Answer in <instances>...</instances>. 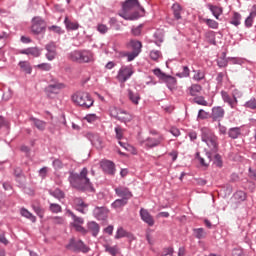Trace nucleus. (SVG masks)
Here are the masks:
<instances>
[{"instance_id": "obj_35", "label": "nucleus", "mask_w": 256, "mask_h": 256, "mask_svg": "<svg viewBox=\"0 0 256 256\" xmlns=\"http://www.w3.org/2000/svg\"><path fill=\"white\" fill-rule=\"evenodd\" d=\"M172 10H173L175 19H177V21H179V19H181V5L173 4Z\"/></svg>"}, {"instance_id": "obj_53", "label": "nucleus", "mask_w": 256, "mask_h": 256, "mask_svg": "<svg viewBox=\"0 0 256 256\" xmlns=\"http://www.w3.org/2000/svg\"><path fill=\"white\" fill-rule=\"evenodd\" d=\"M161 57V52L159 50H153L150 52V59L157 61Z\"/></svg>"}, {"instance_id": "obj_58", "label": "nucleus", "mask_w": 256, "mask_h": 256, "mask_svg": "<svg viewBox=\"0 0 256 256\" xmlns=\"http://www.w3.org/2000/svg\"><path fill=\"white\" fill-rule=\"evenodd\" d=\"M143 28V25H139L135 28H132V34L135 35V37H139L141 35V29Z\"/></svg>"}, {"instance_id": "obj_10", "label": "nucleus", "mask_w": 256, "mask_h": 256, "mask_svg": "<svg viewBox=\"0 0 256 256\" xmlns=\"http://www.w3.org/2000/svg\"><path fill=\"white\" fill-rule=\"evenodd\" d=\"M46 54L45 57L48 61H53L55 57H57V46L55 45V42H50L45 45Z\"/></svg>"}, {"instance_id": "obj_42", "label": "nucleus", "mask_w": 256, "mask_h": 256, "mask_svg": "<svg viewBox=\"0 0 256 256\" xmlns=\"http://www.w3.org/2000/svg\"><path fill=\"white\" fill-rule=\"evenodd\" d=\"M193 231L196 239H205L206 233L203 228H195Z\"/></svg>"}, {"instance_id": "obj_30", "label": "nucleus", "mask_w": 256, "mask_h": 256, "mask_svg": "<svg viewBox=\"0 0 256 256\" xmlns=\"http://www.w3.org/2000/svg\"><path fill=\"white\" fill-rule=\"evenodd\" d=\"M68 59H70V61H75L76 63H81V51L76 50L71 52Z\"/></svg>"}, {"instance_id": "obj_22", "label": "nucleus", "mask_w": 256, "mask_h": 256, "mask_svg": "<svg viewBox=\"0 0 256 256\" xmlns=\"http://www.w3.org/2000/svg\"><path fill=\"white\" fill-rule=\"evenodd\" d=\"M101 227L97 224V222L92 221L88 223V231H90L93 237H97L99 235Z\"/></svg>"}, {"instance_id": "obj_5", "label": "nucleus", "mask_w": 256, "mask_h": 256, "mask_svg": "<svg viewBox=\"0 0 256 256\" xmlns=\"http://www.w3.org/2000/svg\"><path fill=\"white\" fill-rule=\"evenodd\" d=\"M110 115L111 117H114V119H118V121H121V123H130V121H133V115L119 108H111Z\"/></svg>"}, {"instance_id": "obj_33", "label": "nucleus", "mask_w": 256, "mask_h": 256, "mask_svg": "<svg viewBox=\"0 0 256 256\" xmlns=\"http://www.w3.org/2000/svg\"><path fill=\"white\" fill-rule=\"evenodd\" d=\"M67 213L72 217L74 225H83L85 223L82 217H77L71 210H67Z\"/></svg>"}, {"instance_id": "obj_55", "label": "nucleus", "mask_w": 256, "mask_h": 256, "mask_svg": "<svg viewBox=\"0 0 256 256\" xmlns=\"http://www.w3.org/2000/svg\"><path fill=\"white\" fill-rule=\"evenodd\" d=\"M74 205H76V207H88V205L81 198H76L74 200Z\"/></svg>"}, {"instance_id": "obj_61", "label": "nucleus", "mask_w": 256, "mask_h": 256, "mask_svg": "<svg viewBox=\"0 0 256 256\" xmlns=\"http://www.w3.org/2000/svg\"><path fill=\"white\" fill-rule=\"evenodd\" d=\"M49 31H53L54 33H57L58 35H61V33H63V31L61 30V27L59 26H50L49 28Z\"/></svg>"}, {"instance_id": "obj_6", "label": "nucleus", "mask_w": 256, "mask_h": 256, "mask_svg": "<svg viewBox=\"0 0 256 256\" xmlns=\"http://www.w3.org/2000/svg\"><path fill=\"white\" fill-rule=\"evenodd\" d=\"M66 249L71 251H81L82 253H89V247L83 243V241L75 239H70L69 244L66 246Z\"/></svg>"}, {"instance_id": "obj_28", "label": "nucleus", "mask_w": 256, "mask_h": 256, "mask_svg": "<svg viewBox=\"0 0 256 256\" xmlns=\"http://www.w3.org/2000/svg\"><path fill=\"white\" fill-rule=\"evenodd\" d=\"M19 67L24 71V73H27L28 75H31V72L33 71V68H31V64H29L28 61H21L19 62Z\"/></svg>"}, {"instance_id": "obj_46", "label": "nucleus", "mask_w": 256, "mask_h": 256, "mask_svg": "<svg viewBox=\"0 0 256 256\" xmlns=\"http://www.w3.org/2000/svg\"><path fill=\"white\" fill-rule=\"evenodd\" d=\"M49 210L51 211V213H61L62 208L61 205L57 203H50Z\"/></svg>"}, {"instance_id": "obj_49", "label": "nucleus", "mask_w": 256, "mask_h": 256, "mask_svg": "<svg viewBox=\"0 0 256 256\" xmlns=\"http://www.w3.org/2000/svg\"><path fill=\"white\" fill-rule=\"evenodd\" d=\"M123 237H127V231H125V229H123V227H120L117 229L115 239H121Z\"/></svg>"}, {"instance_id": "obj_57", "label": "nucleus", "mask_w": 256, "mask_h": 256, "mask_svg": "<svg viewBox=\"0 0 256 256\" xmlns=\"http://www.w3.org/2000/svg\"><path fill=\"white\" fill-rule=\"evenodd\" d=\"M214 158H215L214 163H215L216 167H223V160H221V155L215 154Z\"/></svg>"}, {"instance_id": "obj_18", "label": "nucleus", "mask_w": 256, "mask_h": 256, "mask_svg": "<svg viewBox=\"0 0 256 256\" xmlns=\"http://www.w3.org/2000/svg\"><path fill=\"white\" fill-rule=\"evenodd\" d=\"M20 53L22 55H32V57H40L41 56V49L37 47H31L24 50H21Z\"/></svg>"}, {"instance_id": "obj_27", "label": "nucleus", "mask_w": 256, "mask_h": 256, "mask_svg": "<svg viewBox=\"0 0 256 256\" xmlns=\"http://www.w3.org/2000/svg\"><path fill=\"white\" fill-rule=\"evenodd\" d=\"M239 135H241V128L239 127L230 128L228 131V137L230 139H238Z\"/></svg>"}, {"instance_id": "obj_34", "label": "nucleus", "mask_w": 256, "mask_h": 256, "mask_svg": "<svg viewBox=\"0 0 256 256\" xmlns=\"http://www.w3.org/2000/svg\"><path fill=\"white\" fill-rule=\"evenodd\" d=\"M131 47L133 49V52L139 55V53H141L143 44H141L140 41L133 40V41H131Z\"/></svg>"}, {"instance_id": "obj_50", "label": "nucleus", "mask_w": 256, "mask_h": 256, "mask_svg": "<svg viewBox=\"0 0 256 256\" xmlns=\"http://www.w3.org/2000/svg\"><path fill=\"white\" fill-rule=\"evenodd\" d=\"M36 67L40 69V71H51V64L49 63L38 64Z\"/></svg>"}, {"instance_id": "obj_51", "label": "nucleus", "mask_w": 256, "mask_h": 256, "mask_svg": "<svg viewBox=\"0 0 256 256\" xmlns=\"http://www.w3.org/2000/svg\"><path fill=\"white\" fill-rule=\"evenodd\" d=\"M193 79L195 81H202V79H205V73L203 71L198 70L196 71L195 75L193 76Z\"/></svg>"}, {"instance_id": "obj_4", "label": "nucleus", "mask_w": 256, "mask_h": 256, "mask_svg": "<svg viewBox=\"0 0 256 256\" xmlns=\"http://www.w3.org/2000/svg\"><path fill=\"white\" fill-rule=\"evenodd\" d=\"M72 101L75 103V105H78L79 107H82V109H90V107H93V98L91 97V94L87 92H78L72 95Z\"/></svg>"}, {"instance_id": "obj_48", "label": "nucleus", "mask_w": 256, "mask_h": 256, "mask_svg": "<svg viewBox=\"0 0 256 256\" xmlns=\"http://www.w3.org/2000/svg\"><path fill=\"white\" fill-rule=\"evenodd\" d=\"M153 73L158 77V79H160V81H164L165 77H167V74H165V72L161 71L159 68L154 69Z\"/></svg>"}, {"instance_id": "obj_36", "label": "nucleus", "mask_w": 256, "mask_h": 256, "mask_svg": "<svg viewBox=\"0 0 256 256\" xmlns=\"http://www.w3.org/2000/svg\"><path fill=\"white\" fill-rule=\"evenodd\" d=\"M234 199L238 201V203H241L247 199V194L244 191H237L234 194Z\"/></svg>"}, {"instance_id": "obj_14", "label": "nucleus", "mask_w": 256, "mask_h": 256, "mask_svg": "<svg viewBox=\"0 0 256 256\" xmlns=\"http://www.w3.org/2000/svg\"><path fill=\"white\" fill-rule=\"evenodd\" d=\"M115 193L118 197H121V199H125V201H129L131 197H133V193L129 191V188L127 187H118L115 189Z\"/></svg>"}, {"instance_id": "obj_38", "label": "nucleus", "mask_w": 256, "mask_h": 256, "mask_svg": "<svg viewBox=\"0 0 256 256\" xmlns=\"http://www.w3.org/2000/svg\"><path fill=\"white\" fill-rule=\"evenodd\" d=\"M191 73V70H189V67L183 66L182 67V72H179L176 74V77H179L180 79H183L185 77H189Z\"/></svg>"}, {"instance_id": "obj_13", "label": "nucleus", "mask_w": 256, "mask_h": 256, "mask_svg": "<svg viewBox=\"0 0 256 256\" xmlns=\"http://www.w3.org/2000/svg\"><path fill=\"white\" fill-rule=\"evenodd\" d=\"M225 117V109L221 106H215L212 108L211 118L213 121H221Z\"/></svg>"}, {"instance_id": "obj_23", "label": "nucleus", "mask_w": 256, "mask_h": 256, "mask_svg": "<svg viewBox=\"0 0 256 256\" xmlns=\"http://www.w3.org/2000/svg\"><path fill=\"white\" fill-rule=\"evenodd\" d=\"M61 89H63V84H61V83L50 84L46 88V93H54L55 95H57V93H59V91H61Z\"/></svg>"}, {"instance_id": "obj_7", "label": "nucleus", "mask_w": 256, "mask_h": 256, "mask_svg": "<svg viewBox=\"0 0 256 256\" xmlns=\"http://www.w3.org/2000/svg\"><path fill=\"white\" fill-rule=\"evenodd\" d=\"M165 141V136L160 135L159 138L148 137L146 140L141 141V145H144L146 149H153L154 147H159L163 145Z\"/></svg>"}, {"instance_id": "obj_62", "label": "nucleus", "mask_w": 256, "mask_h": 256, "mask_svg": "<svg viewBox=\"0 0 256 256\" xmlns=\"http://www.w3.org/2000/svg\"><path fill=\"white\" fill-rule=\"evenodd\" d=\"M52 165H53L54 169H61L63 167V162H61V160H59V159H55L52 162Z\"/></svg>"}, {"instance_id": "obj_20", "label": "nucleus", "mask_w": 256, "mask_h": 256, "mask_svg": "<svg viewBox=\"0 0 256 256\" xmlns=\"http://www.w3.org/2000/svg\"><path fill=\"white\" fill-rule=\"evenodd\" d=\"M64 24L68 31H77V29H79V24L69 20V17L67 16L64 19Z\"/></svg>"}, {"instance_id": "obj_16", "label": "nucleus", "mask_w": 256, "mask_h": 256, "mask_svg": "<svg viewBox=\"0 0 256 256\" xmlns=\"http://www.w3.org/2000/svg\"><path fill=\"white\" fill-rule=\"evenodd\" d=\"M101 167L104 171V173H107L108 175H115V163L109 160H104L101 162Z\"/></svg>"}, {"instance_id": "obj_17", "label": "nucleus", "mask_w": 256, "mask_h": 256, "mask_svg": "<svg viewBox=\"0 0 256 256\" xmlns=\"http://www.w3.org/2000/svg\"><path fill=\"white\" fill-rule=\"evenodd\" d=\"M95 61V56H93V52L91 51H81V60L80 63H93Z\"/></svg>"}, {"instance_id": "obj_31", "label": "nucleus", "mask_w": 256, "mask_h": 256, "mask_svg": "<svg viewBox=\"0 0 256 256\" xmlns=\"http://www.w3.org/2000/svg\"><path fill=\"white\" fill-rule=\"evenodd\" d=\"M230 23H231V25H234L235 27H239V25H241V15L239 14V12L233 13Z\"/></svg>"}, {"instance_id": "obj_40", "label": "nucleus", "mask_w": 256, "mask_h": 256, "mask_svg": "<svg viewBox=\"0 0 256 256\" xmlns=\"http://www.w3.org/2000/svg\"><path fill=\"white\" fill-rule=\"evenodd\" d=\"M50 195L52 197H55V199H64L65 198V193L61 191V189H55L53 191H50Z\"/></svg>"}, {"instance_id": "obj_39", "label": "nucleus", "mask_w": 256, "mask_h": 256, "mask_svg": "<svg viewBox=\"0 0 256 256\" xmlns=\"http://www.w3.org/2000/svg\"><path fill=\"white\" fill-rule=\"evenodd\" d=\"M256 17V11L250 12L249 16L245 20L246 27H253V19Z\"/></svg>"}, {"instance_id": "obj_25", "label": "nucleus", "mask_w": 256, "mask_h": 256, "mask_svg": "<svg viewBox=\"0 0 256 256\" xmlns=\"http://www.w3.org/2000/svg\"><path fill=\"white\" fill-rule=\"evenodd\" d=\"M128 97L134 105H139V101H141L139 93L128 90Z\"/></svg>"}, {"instance_id": "obj_8", "label": "nucleus", "mask_w": 256, "mask_h": 256, "mask_svg": "<svg viewBox=\"0 0 256 256\" xmlns=\"http://www.w3.org/2000/svg\"><path fill=\"white\" fill-rule=\"evenodd\" d=\"M45 31V21L41 17H34L32 20V33L39 35Z\"/></svg>"}, {"instance_id": "obj_1", "label": "nucleus", "mask_w": 256, "mask_h": 256, "mask_svg": "<svg viewBox=\"0 0 256 256\" xmlns=\"http://www.w3.org/2000/svg\"><path fill=\"white\" fill-rule=\"evenodd\" d=\"M68 180L74 189H78L79 191H94L93 183L89 177V170L85 167L79 174L71 173Z\"/></svg>"}, {"instance_id": "obj_26", "label": "nucleus", "mask_w": 256, "mask_h": 256, "mask_svg": "<svg viewBox=\"0 0 256 256\" xmlns=\"http://www.w3.org/2000/svg\"><path fill=\"white\" fill-rule=\"evenodd\" d=\"M203 89V87H201V85L199 84H192L189 88V95H191L192 97H196L197 93H201V90Z\"/></svg>"}, {"instance_id": "obj_29", "label": "nucleus", "mask_w": 256, "mask_h": 256, "mask_svg": "<svg viewBox=\"0 0 256 256\" xmlns=\"http://www.w3.org/2000/svg\"><path fill=\"white\" fill-rule=\"evenodd\" d=\"M20 214L22 215V217H25L26 219H29L30 221H32V223H35V221H37V218L33 216V214L25 208H22L20 210Z\"/></svg>"}, {"instance_id": "obj_54", "label": "nucleus", "mask_w": 256, "mask_h": 256, "mask_svg": "<svg viewBox=\"0 0 256 256\" xmlns=\"http://www.w3.org/2000/svg\"><path fill=\"white\" fill-rule=\"evenodd\" d=\"M228 61L232 63V65H242L243 59L237 57H229Z\"/></svg>"}, {"instance_id": "obj_60", "label": "nucleus", "mask_w": 256, "mask_h": 256, "mask_svg": "<svg viewBox=\"0 0 256 256\" xmlns=\"http://www.w3.org/2000/svg\"><path fill=\"white\" fill-rule=\"evenodd\" d=\"M97 29H98L99 33H102V35H105V33H107V31H109V28H107V26L105 24H99Z\"/></svg>"}, {"instance_id": "obj_45", "label": "nucleus", "mask_w": 256, "mask_h": 256, "mask_svg": "<svg viewBox=\"0 0 256 256\" xmlns=\"http://www.w3.org/2000/svg\"><path fill=\"white\" fill-rule=\"evenodd\" d=\"M205 119H209V112L203 110V109H200L198 111V115H197V120L198 121H203Z\"/></svg>"}, {"instance_id": "obj_32", "label": "nucleus", "mask_w": 256, "mask_h": 256, "mask_svg": "<svg viewBox=\"0 0 256 256\" xmlns=\"http://www.w3.org/2000/svg\"><path fill=\"white\" fill-rule=\"evenodd\" d=\"M127 200L121 198V199H117L115 200L112 204L111 207L113 209H121V207H125V205H127Z\"/></svg>"}, {"instance_id": "obj_64", "label": "nucleus", "mask_w": 256, "mask_h": 256, "mask_svg": "<svg viewBox=\"0 0 256 256\" xmlns=\"http://www.w3.org/2000/svg\"><path fill=\"white\" fill-rule=\"evenodd\" d=\"M232 256H243V250H241V249H234L232 251Z\"/></svg>"}, {"instance_id": "obj_47", "label": "nucleus", "mask_w": 256, "mask_h": 256, "mask_svg": "<svg viewBox=\"0 0 256 256\" xmlns=\"http://www.w3.org/2000/svg\"><path fill=\"white\" fill-rule=\"evenodd\" d=\"M32 209L33 211L38 215V217H40L41 219H43V215H44V211L43 208H41L40 205H32Z\"/></svg>"}, {"instance_id": "obj_24", "label": "nucleus", "mask_w": 256, "mask_h": 256, "mask_svg": "<svg viewBox=\"0 0 256 256\" xmlns=\"http://www.w3.org/2000/svg\"><path fill=\"white\" fill-rule=\"evenodd\" d=\"M163 81L166 83L168 89H173L177 85V79L171 75H166Z\"/></svg>"}, {"instance_id": "obj_21", "label": "nucleus", "mask_w": 256, "mask_h": 256, "mask_svg": "<svg viewBox=\"0 0 256 256\" xmlns=\"http://www.w3.org/2000/svg\"><path fill=\"white\" fill-rule=\"evenodd\" d=\"M30 120L33 122L38 131H45V129H47V122L37 118H30Z\"/></svg>"}, {"instance_id": "obj_11", "label": "nucleus", "mask_w": 256, "mask_h": 256, "mask_svg": "<svg viewBox=\"0 0 256 256\" xmlns=\"http://www.w3.org/2000/svg\"><path fill=\"white\" fill-rule=\"evenodd\" d=\"M93 215L98 221H105L109 215V210L105 207H96L93 210Z\"/></svg>"}, {"instance_id": "obj_52", "label": "nucleus", "mask_w": 256, "mask_h": 256, "mask_svg": "<svg viewBox=\"0 0 256 256\" xmlns=\"http://www.w3.org/2000/svg\"><path fill=\"white\" fill-rule=\"evenodd\" d=\"M88 123H95L98 117L97 114H87L84 118Z\"/></svg>"}, {"instance_id": "obj_19", "label": "nucleus", "mask_w": 256, "mask_h": 256, "mask_svg": "<svg viewBox=\"0 0 256 256\" xmlns=\"http://www.w3.org/2000/svg\"><path fill=\"white\" fill-rule=\"evenodd\" d=\"M207 7L211 11L212 15L215 17V19L219 20V17L223 15V8L219 6H215L213 4H207Z\"/></svg>"}, {"instance_id": "obj_3", "label": "nucleus", "mask_w": 256, "mask_h": 256, "mask_svg": "<svg viewBox=\"0 0 256 256\" xmlns=\"http://www.w3.org/2000/svg\"><path fill=\"white\" fill-rule=\"evenodd\" d=\"M201 139L203 143H206L207 147H209L211 152H207V158L209 161H211V155L212 153H217L219 150V143L217 142V136L215 135V132L207 127L201 128Z\"/></svg>"}, {"instance_id": "obj_59", "label": "nucleus", "mask_w": 256, "mask_h": 256, "mask_svg": "<svg viewBox=\"0 0 256 256\" xmlns=\"http://www.w3.org/2000/svg\"><path fill=\"white\" fill-rule=\"evenodd\" d=\"M49 171V168L47 167H43L39 170V177H41L42 179H45L47 177V173Z\"/></svg>"}, {"instance_id": "obj_63", "label": "nucleus", "mask_w": 256, "mask_h": 256, "mask_svg": "<svg viewBox=\"0 0 256 256\" xmlns=\"http://www.w3.org/2000/svg\"><path fill=\"white\" fill-rule=\"evenodd\" d=\"M146 240L148 241V245H155V239H153L150 232H146Z\"/></svg>"}, {"instance_id": "obj_9", "label": "nucleus", "mask_w": 256, "mask_h": 256, "mask_svg": "<svg viewBox=\"0 0 256 256\" xmlns=\"http://www.w3.org/2000/svg\"><path fill=\"white\" fill-rule=\"evenodd\" d=\"M131 75H133V70L130 67H122L118 72L117 79L120 83H125L131 78Z\"/></svg>"}, {"instance_id": "obj_12", "label": "nucleus", "mask_w": 256, "mask_h": 256, "mask_svg": "<svg viewBox=\"0 0 256 256\" xmlns=\"http://www.w3.org/2000/svg\"><path fill=\"white\" fill-rule=\"evenodd\" d=\"M220 93H221L222 101L227 103V105H229V107H231V109H235L237 107V103H239L237 98H234V97L231 98L229 93H227L224 90H222Z\"/></svg>"}, {"instance_id": "obj_43", "label": "nucleus", "mask_w": 256, "mask_h": 256, "mask_svg": "<svg viewBox=\"0 0 256 256\" xmlns=\"http://www.w3.org/2000/svg\"><path fill=\"white\" fill-rule=\"evenodd\" d=\"M217 63H218V67H227V65L229 63V58H227V56L224 53L223 56L218 58V62Z\"/></svg>"}, {"instance_id": "obj_37", "label": "nucleus", "mask_w": 256, "mask_h": 256, "mask_svg": "<svg viewBox=\"0 0 256 256\" xmlns=\"http://www.w3.org/2000/svg\"><path fill=\"white\" fill-rule=\"evenodd\" d=\"M246 109H252V111H256V99L252 97L250 100L246 101L244 104Z\"/></svg>"}, {"instance_id": "obj_56", "label": "nucleus", "mask_w": 256, "mask_h": 256, "mask_svg": "<svg viewBox=\"0 0 256 256\" xmlns=\"http://www.w3.org/2000/svg\"><path fill=\"white\" fill-rule=\"evenodd\" d=\"M106 251L108 253H110V255L115 256V255H117L118 248H117V246H114V247L106 246Z\"/></svg>"}, {"instance_id": "obj_15", "label": "nucleus", "mask_w": 256, "mask_h": 256, "mask_svg": "<svg viewBox=\"0 0 256 256\" xmlns=\"http://www.w3.org/2000/svg\"><path fill=\"white\" fill-rule=\"evenodd\" d=\"M140 217L144 223H147L149 227H153L155 225V219H153V216L147 211V209L142 208L140 210Z\"/></svg>"}, {"instance_id": "obj_2", "label": "nucleus", "mask_w": 256, "mask_h": 256, "mask_svg": "<svg viewBox=\"0 0 256 256\" xmlns=\"http://www.w3.org/2000/svg\"><path fill=\"white\" fill-rule=\"evenodd\" d=\"M145 8L139 3V0H127L123 4V12L119 16L126 21H135L139 17H143Z\"/></svg>"}, {"instance_id": "obj_41", "label": "nucleus", "mask_w": 256, "mask_h": 256, "mask_svg": "<svg viewBox=\"0 0 256 256\" xmlns=\"http://www.w3.org/2000/svg\"><path fill=\"white\" fill-rule=\"evenodd\" d=\"M204 23H206L210 29H219V22L213 19H204Z\"/></svg>"}, {"instance_id": "obj_44", "label": "nucleus", "mask_w": 256, "mask_h": 256, "mask_svg": "<svg viewBox=\"0 0 256 256\" xmlns=\"http://www.w3.org/2000/svg\"><path fill=\"white\" fill-rule=\"evenodd\" d=\"M194 103H196L197 105H202L203 107H207V105H209V103L207 102V100H205V97L203 96L195 97Z\"/></svg>"}]
</instances>
